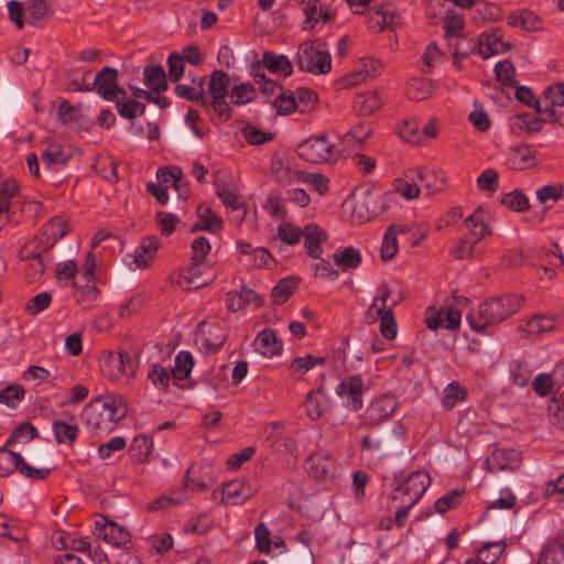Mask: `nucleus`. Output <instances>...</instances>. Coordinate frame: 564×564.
<instances>
[{"label": "nucleus", "mask_w": 564, "mask_h": 564, "mask_svg": "<svg viewBox=\"0 0 564 564\" xmlns=\"http://www.w3.org/2000/svg\"><path fill=\"white\" fill-rule=\"evenodd\" d=\"M200 265L202 264H195L192 262L189 267L185 268L180 274L178 284L188 290H195L212 282V276H202Z\"/></svg>", "instance_id": "23"}, {"label": "nucleus", "mask_w": 564, "mask_h": 564, "mask_svg": "<svg viewBox=\"0 0 564 564\" xmlns=\"http://www.w3.org/2000/svg\"><path fill=\"white\" fill-rule=\"evenodd\" d=\"M485 212L482 208H477L465 220L466 226L470 229V236L478 242L486 236L491 235L490 229L484 221Z\"/></svg>", "instance_id": "35"}, {"label": "nucleus", "mask_w": 564, "mask_h": 564, "mask_svg": "<svg viewBox=\"0 0 564 564\" xmlns=\"http://www.w3.org/2000/svg\"><path fill=\"white\" fill-rule=\"evenodd\" d=\"M303 236V230L291 223H282L278 227V237L286 245H297Z\"/></svg>", "instance_id": "61"}, {"label": "nucleus", "mask_w": 564, "mask_h": 564, "mask_svg": "<svg viewBox=\"0 0 564 564\" xmlns=\"http://www.w3.org/2000/svg\"><path fill=\"white\" fill-rule=\"evenodd\" d=\"M453 52V58L467 57L470 54L478 52V41L470 40L465 35H460L453 40V44L448 45Z\"/></svg>", "instance_id": "46"}, {"label": "nucleus", "mask_w": 564, "mask_h": 564, "mask_svg": "<svg viewBox=\"0 0 564 564\" xmlns=\"http://www.w3.org/2000/svg\"><path fill=\"white\" fill-rule=\"evenodd\" d=\"M257 490L248 482L236 479L227 482L223 489V502L239 506L256 495Z\"/></svg>", "instance_id": "11"}, {"label": "nucleus", "mask_w": 564, "mask_h": 564, "mask_svg": "<svg viewBox=\"0 0 564 564\" xmlns=\"http://www.w3.org/2000/svg\"><path fill=\"white\" fill-rule=\"evenodd\" d=\"M98 536L111 546H124L130 542V533L123 527L115 523H105L98 532Z\"/></svg>", "instance_id": "21"}, {"label": "nucleus", "mask_w": 564, "mask_h": 564, "mask_svg": "<svg viewBox=\"0 0 564 564\" xmlns=\"http://www.w3.org/2000/svg\"><path fill=\"white\" fill-rule=\"evenodd\" d=\"M381 106V99L375 91L360 94L354 101V109L359 116H370Z\"/></svg>", "instance_id": "34"}, {"label": "nucleus", "mask_w": 564, "mask_h": 564, "mask_svg": "<svg viewBox=\"0 0 564 564\" xmlns=\"http://www.w3.org/2000/svg\"><path fill=\"white\" fill-rule=\"evenodd\" d=\"M509 45L502 41L498 31L482 33L478 39V53L482 58L505 53Z\"/></svg>", "instance_id": "18"}, {"label": "nucleus", "mask_w": 564, "mask_h": 564, "mask_svg": "<svg viewBox=\"0 0 564 564\" xmlns=\"http://www.w3.org/2000/svg\"><path fill=\"white\" fill-rule=\"evenodd\" d=\"M82 417L88 429L94 431H111L110 420L104 414L101 398H98L84 406Z\"/></svg>", "instance_id": "10"}, {"label": "nucleus", "mask_w": 564, "mask_h": 564, "mask_svg": "<svg viewBox=\"0 0 564 564\" xmlns=\"http://www.w3.org/2000/svg\"><path fill=\"white\" fill-rule=\"evenodd\" d=\"M414 173L416 182L424 186L429 195H433L443 189L444 180L438 178L433 172L416 170Z\"/></svg>", "instance_id": "43"}, {"label": "nucleus", "mask_w": 564, "mask_h": 564, "mask_svg": "<svg viewBox=\"0 0 564 564\" xmlns=\"http://www.w3.org/2000/svg\"><path fill=\"white\" fill-rule=\"evenodd\" d=\"M542 122L543 120L533 113H521L516 117L512 129L538 132L542 128Z\"/></svg>", "instance_id": "57"}, {"label": "nucleus", "mask_w": 564, "mask_h": 564, "mask_svg": "<svg viewBox=\"0 0 564 564\" xmlns=\"http://www.w3.org/2000/svg\"><path fill=\"white\" fill-rule=\"evenodd\" d=\"M522 463L521 453L517 449L497 448L485 460L488 473L514 471Z\"/></svg>", "instance_id": "7"}, {"label": "nucleus", "mask_w": 564, "mask_h": 564, "mask_svg": "<svg viewBox=\"0 0 564 564\" xmlns=\"http://www.w3.org/2000/svg\"><path fill=\"white\" fill-rule=\"evenodd\" d=\"M197 214L199 223L192 227V231L206 230L216 232L221 228L223 220L208 206L200 204L197 208Z\"/></svg>", "instance_id": "27"}, {"label": "nucleus", "mask_w": 564, "mask_h": 564, "mask_svg": "<svg viewBox=\"0 0 564 564\" xmlns=\"http://www.w3.org/2000/svg\"><path fill=\"white\" fill-rule=\"evenodd\" d=\"M394 189L406 199H414L420 195V184L415 176L411 177V182L403 178L395 180Z\"/></svg>", "instance_id": "63"}, {"label": "nucleus", "mask_w": 564, "mask_h": 564, "mask_svg": "<svg viewBox=\"0 0 564 564\" xmlns=\"http://www.w3.org/2000/svg\"><path fill=\"white\" fill-rule=\"evenodd\" d=\"M15 457V470L22 476L33 480H43L48 477L52 468H35L30 466L24 458L19 454Z\"/></svg>", "instance_id": "44"}, {"label": "nucleus", "mask_w": 564, "mask_h": 564, "mask_svg": "<svg viewBox=\"0 0 564 564\" xmlns=\"http://www.w3.org/2000/svg\"><path fill=\"white\" fill-rule=\"evenodd\" d=\"M366 391L364 380L359 375L345 378L336 388V393L346 400L351 411H359L362 405V395Z\"/></svg>", "instance_id": "9"}, {"label": "nucleus", "mask_w": 564, "mask_h": 564, "mask_svg": "<svg viewBox=\"0 0 564 564\" xmlns=\"http://www.w3.org/2000/svg\"><path fill=\"white\" fill-rule=\"evenodd\" d=\"M159 246L158 237L149 236L143 238L141 245L135 249L132 256V262L135 264V268H149L155 258Z\"/></svg>", "instance_id": "17"}, {"label": "nucleus", "mask_w": 564, "mask_h": 564, "mask_svg": "<svg viewBox=\"0 0 564 564\" xmlns=\"http://www.w3.org/2000/svg\"><path fill=\"white\" fill-rule=\"evenodd\" d=\"M307 470L311 476L319 481L333 478L335 463L326 453H315L307 459Z\"/></svg>", "instance_id": "12"}, {"label": "nucleus", "mask_w": 564, "mask_h": 564, "mask_svg": "<svg viewBox=\"0 0 564 564\" xmlns=\"http://www.w3.org/2000/svg\"><path fill=\"white\" fill-rule=\"evenodd\" d=\"M398 251L397 232L394 227L390 226L383 237L381 246V259L383 261L391 260Z\"/></svg>", "instance_id": "64"}, {"label": "nucleus", "mask_w": 564, "mask_h": 564, "mask_svg": "<svg viewBox=\"0 0 564 564\" xmlns=\"http://www.w3.org/2000/svg\"><path fill=\"white\" fill-rule=\"evenodd\" d=\"M398 408L397 399L384 394L376 398L360 415L358 429L372 431L388 421Z\"/></svg>", "instance_id": "3"}, {"label": "nucleus", "mask_w": 564, "mask_h": 564, "mask_svg": "<svg viewBox=\"0 0 564 564\" xmlns=\"http://www.w3.org/2000/svg\"><path fill=\"white\" fill-rule=\"evenodd\" d=\"M254 349L264 357H272L282 351V341L278 339L275 332L265 328L261 330L254 339Z\"/></svg>", "instance_id": "19"}, {"label": "nucleus", "mask_w": 564, "mask_h": 564, "mask_svg": "<svg viewBox=\"0 0 564 564\" xmlns=\"http://www.w3.org/2000/svg\"><path fill=\"white\" fill-rule=\"evenodd\" d=\"M334 144L325 134L312 137L297 145V155L310 163H324L329 161Z\"/></svg>", "instance_id": "5"}, {"label": "nucleus", "mask_w": 564, "mask_h": 564, "mask_svg": "<svg viewBox=\"0 0 564 564\" xmlns=\"http://www.w3.org/2000/svg\"><path fill=\"white\" fill-rule=\"evenodd\" d=\"M216 193L228 209L232 212L242 210V216L239 219L241 221L246 212L243 198L239 195L238 189L234 185L223 183L217 185Z\"/></svg>", "instance_id": "22"}, {"label": "nucleus", "mask_w": 564, "mask_h": 564, "mask_svg": "<svg viewBox=\"0 0 564 564\" xmlns=\"http://www.w3.org/2000/svg\"><path fill=\"white\" fill-rule=\"evenodd\" d=\"M300 278L286 276L279 281V283L272 289L271 296L272 301L276 305L285 303L293 292L297 289Z\"/></svg>", "instance_id": "28"}, {"label": "nucleus", "mask_w": 564, "mask_h": 564, "mask_svg": "<svg viewBox=\"0 0 564 564\" xmlns=\"http://www.w3.org/2000/svg\"><path fill=\"white\" fill-rule=\"evenodd\" d=\"M532 371L527 362L513 361L510 365V378L513 384L525 387L531 378Z\"/></svg>", "instance_id": "52"}, {"label": "nucleus", "mask_w": 564, "mask_h": 564, "mask_svg": "<svg viewBox=\"0 0 564 564\" xmlns=\"http://www.w3.org/2000/svg\"><path fill=\"white\" fill-rule=\"evenodd\" d=\"M262 63L271 73H282L284 77L293 72V65L285 55H276L268 51L262 55Z\"/></svg>", "instance_id": "29"}, {"label": "nucleus", "mask_w": 564, "mask_h": 564, "mask_svg": "<svg viewBox=\"0 0 564 564\" xmlns=\"http://www.w3.org/2000/svg\"><path fill=\"white\" fill-rule=\"evenodd\" d=\"M67 234L66 224L62 219H52L44 228V235L47 236V242L44 245V251L50 252L57 240Z\"/></svg>", "instance_id": "40"}, {"label": "nucleus", "mask_w": 564, "mask_h": 564, "mask_svg": "<svg viewBox=\"0 0 564 564\" xmlns=\"http://www.w3.org/2000/svg\"><path fill=\"white\" fill-rule=\"evenodd\" d=\"M304 247L306 253L314 258L319 259L323 252L322 243L326 241V232L316 224H308L303 229Z\"/></svg>", "instance_id": "15"}, {"label": "nucleus", "mask_w": 564, "mask_h": 564, "mask_svg": "<svg viewBox=\"0 0 564 564\" xmlns=\"http://www.w3.org/2000/svg\"><path fill=\"white\" fill-rule=\"evenodd\" d=\"M230 85L229 76L223 70H214L209 76L208 93L212 97V108L220 121H227L231 117V108L226 101Z\"/></svg>", "instance_id": "4"}, {"label": "nucleus", "mask_w": 564, "mask_h": 564, "mask_svg": "<svg viewBox=\"0 0 564 564\" xmlns=\"http://www.w3.org/2000/svg\"><path fill=\"white\" fill-rule=\"evenodd\" d=\"M362 68L341 78V85L345 88L358 85L365 82L367 77L375 78L382 70V63L378 59L366 57L361 59Z\"/></svg>", "instance_id": "14"}, {"label": "nucleus", "mask_w": 564, "mask_h": 564, "mask_svg": "<svg viewBox=\"0 0 564 564\" xmlns=\"http://www.w3.org/2000/svg\"><path fill=\"white\" fill-rule=\"evenodd\" d=\"M467 389L457 381L448 383L443 393L442 405L445 410H452L458 402H463L467 398Z\"/></svg>", "instance_id": "32"}, {"label": "nucleus", "mask_w": 564, "mask_h": 564, "mask_svg": "<svg viewBox=\"0 0 564 564\" xmlns=\"http://www.w3.org/2000/svg\"><path fill=\"white\" fill-rule=\"evenodd\" d=\"M362 436L360 442V448L367 452L380 451L388 446L389 440L384 432L378 431L377 429Z\"/></svg>", "instance_id": "42"}, {"label": "nucleus", "mask_w": 564, "mask_h": 564, "mask_svg": "<svg viewBox=\"0 0 564 564\" xmlns=\"http://www.w3.org/2000/svg\"><path fill=\"white\" fill-rule=\"evenodd\" d=\"M206 467L200 464H193L186 471L185 475V486L191 488L194 491H204L207 489V484L205 482L202 473Z\"/></svg>", "instance_id": "47"}, {"label": "nucleus", "mask_w": 564, "mask_h": 564, "mask_svg": "<svg viewBox=\"0 0 564 564\" xmlns=\"http://www.w3.org/2000/svg\"><path fill=\"white\" fill-rule=\"evenodd\" d=\"M523 295L508 293L491 296L478 306L476 313L467 316L471 329L477 333H485L486 328L502 323L516 314L523 305Z\"/></svg>", "instance_id": "1"}, {"label": "nucleus", "mask_w": 564, "mask_h": 564, "mask_svg": "<svg viewBox=\"0 0 564 564\" xmlns=\"http://www.w3.org/2000/svg\"><path fill=\"white\" fill-rule=\"evenodd\" d=\"M53 432L58 444H67L72 446L79 434V427L76 424L55 420L53 422Z\"/></svg>", "instance_id": "31"}, {"label": "nucleus", "mask_w": 564, "mask_h": 564, "mask_svg": "<svg viewBox=\"0 0 564 564\" xmlns=\"http://www.w3.org/2000/svg\"><path fill=\"white\" fill-rule=\"evenodd\" d=\"M143 76L144 84L149 89L156 93L165 91L167 89L166 75L161 66H147L143 72Z\"/></svg>", "instance_id": "33"}, {"label": "nucleus", "mask_w": 564, "mask_h": 564, "mask_svg": "<svg viewBox=\"0 0 564 564\" xmlns=\"http://www.w3.org/2000/svg\"><path fill=\"white\" fill-rule=\"evenodd\" d=\"M398 304V301H393L387 310L383 312L384 315L380 319V333L387 339H393L397 336V323L393 314V307Z\"/></svg>", "instance_id": "55"}, {"label": "nucleus", "mask_w": 564, "mask_h": 564, "mask_svg": "<svg viewBox=\"0 0 564 564\" xmlns=\"http://www.w3.org/2000/svg\"><path fill=\"white\" fill-rule=\"evenodd\" d=\"M433 84L430 79L417 77L412 78L406 84V94L413 100H424L433 93Z\"/></svg>", "instance_id": "36"}, {"label": "nucleus", "mask_w": 564, "mask_h": 564, "mask_svg": "<svg viewBox=\"0 0 564 564\" xmlns=\"http://www.w3.org/2000/svg\"><path fill=\"white\" fill-rule=\"evenodd\" d=\"M39 433L37 430L32 425L31 423L24 422L19 424L12 434L9 436L6 446L14 444L21 440L23 441H31L35 437H37Z\"/></svg>", "instance_id": "60"}, {"label": "nucleus", "mask_w": 564, "mask_h": 564, "mask_svg": "<svg viewBox=\"0 0 564 564\" xmlns=\"http://www.w3.org/2000/svg\"><path fill=\"white\" fill-rule=\"evenodd\" d=\"M101 405L104 414L110 420L109 422L112 427L127 414L124 400L121 395H106L105 398H101Z\"/></svg>", "instance_id": "25"}, {"label": "nucleus", "mask_w": 564, "mask_h": 564, "mask_svg": "<svg viewBox=\"0 0 564 564\" xmlns=\"http://www.w3.org/2000/svg\"><path fill=\"white\" fill-rule=\"evenodd\" d=\"M398 133L406 142L419 143L421 140L420 123L416 119L404 120L398 127Z\"/></svg>", "instance_id": "56"}, {"label": "nucleus", "mask_w": 564, "mask_h": 564, "mask_svg": "<svg viewBox=\"0 0 564 564\" xmlns=\"http://www.w3.org/2000/svg\"><path fill=\"white\" fill-rule=\"evenodd\" d=\"M25 390L19 384H10L0 391V403L10 408H15L17 404L24 398Z\"/></svg>", "instance_id": "59"}, {"label": "nucleus", "mask_w": 564, "mask_h": 564, "mask_svg": "<svg viewBox=\"0 0 564 564\" xmlns=\"http://www.w3.org/2000/svg\"><path fill=\"white\" fill-rule=\"evenodd\" d=\"M296 57V64L303 72L324 75L332 69L330 54L315 42L301 44Z\"/></svg>", "instance_id": "2"}, {"label": "nucleus", "mask_w": 564, "mask_h": 564, "mask_svg": "<svg viewBox=\"0 0 564 564\" xmlns=\"http://www.w3.org/2000/svg\"><path fill=\"white\" fill-rule=\"evenodd\" d=\"M118 70L116 68L105 66L97 73L95 80L91 83L93 89H96L98 95L109 101H115L118 98H126L127 93L123 88L118 86Z\"/></svg>", "instance_id": "6"}, {"label": "nucleus", "mask_w": 564, "mask_h": 564, "mask_svg": "<svg viewBox=\"0 0 564 564\" xmlns=\"http://www.w3.org/2000/svg\"><path fill=\"white\" fill-rule=\"evenodd\" d=\"M172 375L161 365L154 364L148 372V379L152 384L161 390L166 391L170 384Z\"/></svg>", "instance_id": "54"}, {"label": "nucleus", "mask_w": 564, "mask_h": 564, "mask_svg": "<svg viewBox=\"0 0 564 564\" xmlns=\"http://www.w3.org/2000/svg\"><path fill=\"white\" fill-rule=\"evenodd\" d=\"M510 161L516 169L528 167L534 161V151L528 145L514 147L511 151Z\"/></svg>", "instance_id": "49"}, {"label": "nucleus", "mask_w": 564, "mask_h": 564, "mask_svg": "<svg viewBox=\"0 0 564 564\" xmlns=\"http://www.w3.org/2000/svg\"><path fill=\"white\" fill-rule=\"evenodd\" d=\"M102 373L110 380H118L121 376L133 375L134 362L128 352H108L100 365Z\"/></svg>", "instance_id": "8"}, {"label": "nucleus", "mask_w": 564, "mask_h": 564, "mask_svg": "<svg viewBox=\"0 0 564 564\" xmlns=\"http://www.w3.org/2000/svg\"><path fill=\"white\" fill-rule=\"evenodd\" d=\"M118 98L116 99V108L119 115L126 119L133 120L139 116H142L145 111V106L134 99Z\"/></svg>", "instance_id": "41"}, {"label": "nucleus", "mask_w": 564, "mask_h": 564, "mask_svg": "<svg viewBox=\"0 0 564 564\" xmlns=\"http://www.w3.org/2000/svg\"><path fill=\"white\" fill-rule=\"evenodd\" d=\"M555 327V321L551 316L535 315L528 319L520 329L531 335H541Z\"/></svg>", "instance_id": "39"}, {"label": "nucleus", "mask_w": 564, "mask_h": 564, "mask_svg": "<svg viewBox=\"0 0 564 564\" xmlns=\"http://www.w3.org/2000/svg\"><path fill=\"white\" fill-rule=\"evenodd\" d=\"M377 18H381V26L377 29L378 33L386 29H394L400 22V17L392 4L380 6L377 9Z\"/></svg>", "instance_id": "50"}, {"label": "nucleus", "mask_w": 564, "mask_h": 564, "mask_svg": "<svg viewBox=\"0 0 564 564\" xmlns=\"http://www.w3.org/2000/svg\"><path fill=\"white\" fill-rule=\"evenodd\" d=\"M495 73L497 79L506 87H514L516 82L513 80V76L516 74V69L513 64L510 61L499 62L495 66Z\"/></svg>", "instance_id": "62"}, {"label": "nucleus", "mask_w": 564, "mask_h": 564, "mask_svg": "<svg viewBox=\"0 0 564 564\" xmlns=\"http://www.w3.org/2000/svg\"><path fill=\"white\" fill-rule=\"evenodd\" d=\"M273 106L276 109L278 115L288 116L297 109V101L294 94H285L281 91L274 99Z\"/></svg>", "instance_id": "58"}, {"label": "nucleus", "mask_w": 564, "mask_h": 564, "mask_svg": "<svg viewBox=\"0 0 564 564\" xmlns=\"http://www.w3.org/2000/svg\"><path fill=\"white\" fill-rule=\"evenodd\" d=\"M153 449V441L152 438L145 435H138L133 438L130 447L129 454L131 458L137 463H143L148 459V456Z\"/></svg>", "instance_id": "37"}, {"label": "nucleus", "mask_w": 564, "mask_h": 564, "mask_svg": "<svg viewBox=\"0 0 564 564\" xmlns=\"http://www.w3.org/2000/svg\"><path fill=\"white\" fill-rule=\"evenodd\" d=\"M303 406L311 420H317L327 411L328 399L322 389L313 390L306 394Z\"/></svg>", "instance_id": "20"}, {"label": "nucleus", "mask_w": 564, "mask_h": 564, "mask_svg": "<svg viewBox=\"0 0 564 564\" xmlns=\"http://www.w3.org/2000/svg\"><path fill=\"white\" fill-rule=\"evenodd\" d=\"M445 39L447 40V44L452 45L453 40L464 35V18L459 14L446 15L445 24Z\"/></svg>", "instance_id": "48"}, {"label": "nucleus", "mask_w": 564, "mask_h": 564, "mask_svg": "<svg viewBox=\"0 0 564 564\" xmlns=\"http://www.w3.org/2000/svg\"><path fill=\"white\" fill-rule=\"evenodd\" d=\"M199 329L203 335V346L210 352L220 349L227 339V332L219 324L213 325L202 322Z\"/></svg>", "instance_id": "16"}, {"label": "nucleus", "mask_w": 564, "mask_h": 564, "mask_svg": "<svg viewBox=\"0 0 564 564\" xmlns=\"http://www.w3.org/2000/svg\"><path fill=\"white\" fill-rule=\"evenodd\" d=\"M70 158V150L55 141L50 142L41 155L44 166L46 169H52L53 171H57L58 167L65 166Z\"/></svg>", "instance_id": "13"}, {"label": "nucleus", "mask_w": 564, "mask_h": 564, "mask_svg": "<svg viewBox=\"0 0 564 564\" xmlns=\"http://www.w3.org/2000/svg\"><path fill=\"white\" fill-rule=\"evenodd\" d=\"M193 357L188 351H181L175 357V366L171 371L174 380H183L187 378L193 368Z\"/></svg>", "instance_id": "45"}, {"label": "nucleus", "mask_w": 564, "mask_h": 564, "mask_svg": "<svg viewBox=\"0 0 564 564\" xmlns=\"http://www.w3.org/2000/svg\"><path fill=\"white\" fill-rule=\"evenodd\" d=\"M333 260L343 271L354 270L361 263L360 251L355 247L339 248L333 254Z\"/></svg>", "instance_id": "26"}, {"label": "nucleus", "mask_w": 564, "mask_h": 564, "mask_svg": "<svg viewBox=\"0 0 564 564\" xmlns=\"http://www.w3.org/2000/svg\"><path fill=\"white\" fill-rule=\"evenodd\" d=\"M509 23L528 31H534L538 29L539 19L533 12L523 10L519 13L511 14L509 17Z\"/></svg>", "instance_id": "53"}, {"label": "nucleus", "mask_w": 564, "mask_h": 564, "mask_svg": "<svg viewBox=\"0 0 564 564\" xmlns=\"http://www.w3.org/2000/svg\"><path fill=\"white\" fill-rule=\"evenodd\" d=\"M372 203L373 196L370 193H365V195L354 198L352 217L356 221L364 223L377 215L375 207L370 208Z\"/></svg>", "instance_id": "30"}, {"label": "nucleus", "mask_w": 564, "mask_h": 564, "mask_svg": "<svg viewBox=\"0 0 564 564\" xmlns=\"http://www.w3.org/2000/svg\"><path fill=\"white\" fill-rule=\"evenodd\" d=\"M430 476L425 471H414L399 486L402 487V490L410 494V496L420 500L430 486Z\"/></svg>", "instance_id": "24"}, {"label": "nucleus", "mask_w": 564, "mask_h": 564, "mask_svg": "<svg viewBox=\"0 0 564 564\" xmlns=\"http://www.w3.org/2000/svg\"><path fill=\"white\" fill-rule=\"evenodd\" d=\"M501 204L514 212H525L529 208L528 197L520 191L516 189L507 193L501 198Z\"/></svg>", "instance_id": "51"}, {"label": "nucleus", "mask_w": 564, "mask_h": 564, "mask_svg": "<svg viewBox=\"0 0 564 564\" xmlns=\"http://www.w3.org/2000/svg\"><path fill=\"white\" fill-rule=\"evenodd\" d=\"M505 549V541L487 542L478 550L476 561L480 564H495L503 554Z\"/></svg>", "instance_id": "38"}]
</instances>
